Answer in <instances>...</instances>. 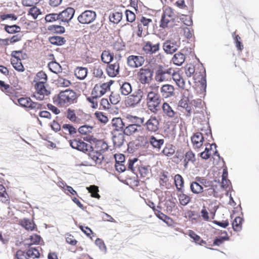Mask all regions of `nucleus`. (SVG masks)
Returning <instances> with one entry per match:
<instances>
[{
	"label": "nucleus",
	"mask_w": 259,
	"mask_h": 259,
	"mask_svg": "<svg viewBox=\"0 0 259 259\" xmlns=\"http://www.w3.org/2000/svg\"><path fill=\"white\" fill-rule=\"evenodd\" d=\"M93 127L88 125H82L78 128V132L81 135H88L92 132Z\"/></svg>",
	"instance_id": "64"
},
{
	"label": "nucleus",
	"mask_w": 259,
	"mask_h": 259,
	"mask_svg": "<svg viewBox=\"0 0 259 259\" xmlns=\"http://www.w3.org/2000/svg\"><path fill=\"white\" fill-rule=\"evenodd\" d=\"M88 190L91 194V196L96 198L99 199L100 197V195L98 194L99 189L98 187L95 185H92L88 188Z\"/></svg>",
	"instance_id": "57"
},
{
	"label": "nucleus",
	"mask_w": 259,
	"mask_h": 259,
	"mask_svg": "<svg viewBox=\"0 0 259 259\" xmlns=\"http://www.w3.org/2000/svg\"><path fill=\"white\" fill-rule=\"evenodd\" d=\"M95 11L86 10L81 13L77 18L78 22L82 24H89L94 22L96 18Z\"/></svg>",
	"instance_id": "11"
},
{
	"label": "nucleus",
	"mask_w": 259,
	"mask_h": 259,
	"mask_svg": "<svg viewBox=\"0 0 259 259\" xmlns=\"http://www.w3.org/2000/svg\"><path fill=\"white\" fill-rule=\"evenodd\" d=\"M182 159L184 166L185 169L187 168L189 163H194L196 160L195 155L191 150L186 152L183 156Z\"/></svg>",
	"instance_id": "25"
},
{
	"label": "nucleus",
	"mask_w": 259,
	"mask_h": 259,
	"mask_svg": "<svg viewBox=\"0 0 259 259\" xmlns=\"http://www.w3.org/2000/svg\"><path fill=\"white\" fill-rule=\"evenodd\" d=\"M168 172L163 171L160 174L159 183L161 187H166L168 184Z\"/></svg>",
	"instance_id": "40"
},
{
	"label": "nucleus",
	"mask_w": 259,
	"mask_h": 259,
	"mask_svg": "<svg viewBox=\"0 0 259 259\" xmlns=\"http://www.w3.org/2000/svg\"><path fill=\"white\" fill-rule=\"evenodd\" d=\"M140 133L141 135L137 136L135 139L131 142V144L136 149L148 148L149 136L145 134H143L142 132Z\"/></svg>",
	"instance_id": "8"
},
{
	"label": "nucleus",
	"mask_w": 259,
	"mask_h": 259,
	"mask_svg": "<svg viewBox=\"0 0 259 259\" xmlns=\"http://www.w3.org/2000/svg\"><path fill=\"white\" fill-rule=\"evenodd\" d=\"M74 75L80 80L84 79L88 74V69L83 67H77L74 70Z\"/></svg>",
	"instance_id": "30"
},
{
	"label": "nucleus",
	"mask_w": 259,
	"mask_h": 259,
	"mask_svg": "<svg viewBox=\"0 0 259 259\" xmlns=\"http://www.w3.org/2000/svg\"><path fill=\"white\" fill-rule=\"evenodd\" d=\"M87 153L96 164H101L104 159L102 153L93 149L92 147V149Z\"/></svg>",
	"instance_id": "24"
},
{
	"label": "nucleus",
	"mask_w": 259,
	"mask_h": 259,
	"mask_svg": "<svg viewBox=\"0 0 259 259\" xmlns=\"http://www.w3.org/2000/svg\"><path fill=\"white\" fill-rule=\"evenodd\" d=\"M0 89L6 94L7 95L10 96L14 93V89L8 84L5 83L3 81L0 80Z\"/></svg>",
	"instance_id": "37"
},
{
	"label": "nucleus",
	"mask_w": 259,
	"mask_h": 259,
	"mask_svg": "<svg viewBox=\"0 0 259 259\" xmlns=\"http://www.w3.org/2000/svg\"><path fill=\"white\" fill-rule=\"evenodd\" d=\"M243 220L240 217H236L232 222V227L236 231H239L242 229V224Z\"/></svg>",
	"instance_id": "49"
},
{
	"label": "nucleus",
	"mask_w": 259,
	"mask_h": 259,
	"mask_svg": "<svg viewBox=\"0 0 259 259\" xmlns=\"http://www.w3.org/2000/svg\"><path fill=\"white\" fill-rule=\"evenodd\" d=\"M191 141L195 148H200L204 141L202 134L201 133H196L192 137Z\"/></svg>",
	"instance_id": "27"
},
{
	"label": "nucleus",
	"mask_w": 259,
	"mask_h": 259,
	"mask_svg": "<svg viewBox=\"0 0 259 259\" xmlns=\"http://www.w3.org/2000/svg\"><path fill=\"white\" fill-rule=\"evenodd\" d=\"M112 140L114 145L119 147L124 143V136L121 133L115 134L112 137Z\"/></svg>",
	"instance_id": "47"
},
{
	"label": "nucleus",
	"mask_w": 259,
	"mask_h": 259,
	"mask_svg": "<svg viewBox=\"0 0 259 259\" xmlns=\"http://www.w3.org/2000/svg\"><path fill=\"white\" fill-rule=\"evenodd\" d=\"M228 171L227 168L223 169L222 180V186L225 188H227L230 184V181L227 179Z\"/></svg>",
	"instance_id": "56"
},
{
	"label": "nucleus",
	"mask_w": 259,
	"mask_h": 259,
	"mask_svg": "<svg viewBox=\"0 0 259 259\" xmlns=\"http://www.w3.org/2000/svg\"><path fill=\"white\" fill-rule=\"evenodd\" d=\"M171 78L176 82V84L181 89H184L185 87V81L180 72L173 70Z\"/></svg>",
	"instance_id": "26"
},
{
	"label": "nucleus",
	"mask_w": 259,
	"mask_h": 259,
	"mask_svg": "<svg viewBox=\"0 0 259 259\" xmlns=\"http://www.w3.org/2000/svg\"><path fill=\"white\" fill-rule=\"evenodd\" d=\"M31 99L29 97H21L18 100L19 104L23 107L29 108Z\"/></svg>",
	"instance_id": "51"
},
{
	"label": "nucleus",
	"mask_w": 259,
	"mask_h": 259,
	"mask_svg": "<svg viewBox=\"0 0 259 259\" xmlns=\"http://www.w3.org/2000/svg\"><path fill=\"white\" fill-rule=\"evenodd\" d=\"M188 235L193 240L196 244L199 245L206 244V241L201 239V238L193 230H189Z\"/></svg>",
	"instance_id": "34"
},
{
	"label": "nucleus",
	"mask_w": 259,
	"mask_h": 259,
	"mask_svg": "<svg viewBox=\"0 0 259 259\" xmlns=\"http://www.w3.org/2000/svg\"><path fill=\"white\" fill-rule=\"evenodd\" d=\"M201 100H198L197 101L193 100L191 103V105H187V108H185L187 111V116H190L192 113H197L199 112V109H201Z\"/></svg>",
	"instance_id": "21"
},
{
	"label": "nucleus",
	"mask_w": 259,
	"mask_h": 259,
	"mask_svg": "<svg viewBox=\"0 0 259 259\" xmlns=\"http://www.w3.org/2000/svg\"><path fill=\"white\" fill-rule=\"evenodd\" d=\"M109 100L112 104L116 105L118 103L120 100V97L119 94L111 93L109 96Z\"/></svg>",
	"instance_id": "60"
},
{
	"label": "nucleus",
	"mask_w": 259,
	"mask_h": 259,
	"mask_svg": "<svg viewBox=\"0 0 259 259\" xmlns=\"http://www.w3.org/2000/svg\"><path fill=\"white\" fill-rule=\"evenodd\" d=\"M57 84L59 87H68L71 84V82L68 79L59 77L57 80Z\"/></svg>",
	"instance_id": "58"
},
{
	"label": "nucleus",
	"mask_w": 259,
	"mask_h": 259,
	"mask_svg": "<svg viewBox=\"0 0 259 259\" xmlns=\"http://www.w3.org/2000/svg\"><path fill=\"white\" fill-rule=\"evenodd\" d=\"M145 59L141 56L130 55L127 58V64L131 68H136L142 66Z\"/></svg>",
	"instance_id": "16"
},
{
	"label": "nucleus",
	"mask_w": 259,
	"mask_h": 259,
	"mask_svg": "<svg viewBox=\"0 0 259 259\" xmlns=\"http://www.w3.org/2000/svg\"><path fill=\"white\" fill-rule=\"evenodd\" d=\"M179 47V43L173 39L166 40L162 45L163 50L167 54H173L178 50Z\"/></svg>",
	"instance_id": "15"
},
{
	"label": "nucleus",
	"mask_w": 259,
	"mask_h": 259,
	"mask_svg": "<svg viewBox=\"0 0 259 259\" xmlns=\"http://www.w3.org/2000/svg\"><path fill=\"white\" fill-rule=\"evenodd\" d=\"M153 71L149 68H142L137 73V77L142 84L149 83L152 79Z\"/></svg>",
	"instance_id": "10"
},
{
	"label": "nucleus",
	"mask_w": 259,
	"mask_h": 259,
	"mask_svg": "<svg viewBox=\"0 0 259 259\" xmlns=\"http://www.w3.org/2000/svg\"><path fill=\"white\" fill-rule=\"evenodd\" d=\"M160 121L155 116H151L147 121L142 124L146 130L150 133H155L159 130Z\"/></svg>",
	"instance_id": "14"
},
{
	"label": "nucleus",
	"mask_w": 259,
	"mask_h": 259,
	"mask_svg": "<svg viewBox=\"0 0 259 259\" xmlns=\"http://www.w3.org/2000/svg\"><path fill=\"white\" fill-rule=\"evenodd\" d=\"M28 257H31L32 258H38L39 257L40 254L37 249L30 247L27 250L26 253Z\"/></svg>",
	"instance_id": "53"
},
{
	"label": "nucleus",
	"mask_w": 259,
	"mask_h": 259,
	"mask_svg": "<svg viewBox=\"0 0 259 259\" xmlns=\"http://www.w3.org/2000/svg\"><path fill=\"white\" fill-rule=\"evenodd\" d=\"M160 42L156 37L143 42L142 51L146 55H152L155 54L160 50Z\"/></svg>",
	"instance_id": "3"
},
{
	"label": "nucleus",
	"mask_w": 259,
	"mask_h": 259,
	"mask_svg": "<svg viewBox=\"0 0 259 259\" xmlns=\"http://www.w3.org/2000/svg\"><path fill=\"white\" fill-rule=\"evenodd\" d=\"M35 91L32 97L37 100L42 101L47 98L51 92L47 90L45 85H34Z\"/></svg>",
	"instance_id": "13"
},
{
	"label": "nucleus",
	"mask_w": 259,
	"mask_h": 259,
	"mask_svg": "<svg viewBox=\"0 0 259 259\" xmlns=\"http://www.w3.org/2000/svg\"><path fill=\"white\" fill-rule=\"evenodd\" d=\"M63 130L68 132L70 135H74L76 133V129L70 124H64L62 125Z\"/></svg>",
	"instance_id": "62"
},
{
	"label": "nucleus",
	"mask_w": 259,
	"mask_h": 259,
	"mask_svg": "<svg viewBox=\"0 0 259 259\" xmlns=\"http://www.w3.org/2000/svg\"><path fill=\"white\" fill-rule=\"evenodd\" d=\"M176 15L174 11L170 7H166L163 10V12L160 20V27L163 28L168 27L170 24L174 22Z\"/></svg>",
	"instance_id": "5"
},
{
	"label": "nucleus",
	"mask_w": 259,
	"mask_h": 259,
	"mask_svg": "<svg viewBox=\"0 0 259 259\" xmlns=\"http://www.w3.org/2000/svg\"><path fill=\"white\" fill-rule=\"evenodd\" d=\"M5 30L9 33H14L20 32L21 28L16 25H6L5 26Z\"/></svg>",
	"instance_id": "54"
},
{
	"label": "nucleus",
	"mask_w": 259,
	"mask_h": 259,
	"mask_svg": "<svg viewBox=\"0 0 259 259\" xmlns=\"http://www.w3.org/2000/svg\"><path fill=\"white\" fill-rule=\"evenodd\" d=\"M104 94L103 89H101L100 85L96 84L92 91L91 95L99 98Z\"/></svg>",
	"instance_id": "52"
},
{
	"label": "nucleus",
	"mask_w": 259,
	"mask_h": 259,
	"mask_svg": "<svg viewBox=\"0 0 259 259\" xmlns=\"http://www.w3.org/2000/svg\"><path fill=\"white\" fill-rule=\"evenodd\" d=\"M54 102L60 107H67L75 103L77 101V96L72 90L66 89L61 91L53 98Z\"/></svg>",
	"instance_id": "1"
},
{
	"label": "nucleus",
	"mask_w": 259,
	"mask_h": 259,
	"mask_svg": "<svg viewBox=\"0 0 259 259\" xmlns=\"http://www.w3.org/2000/svg\"><path fill=\"white\" fill-rule=\"evenodd\" d=\"M119 71L120 65L118 62L108 64L106 68L107 75L111 77L117 76L119 73Z\"/></svg>",
	"instance_id": "20"
},
{
	"label": "nucleus",
	"mask_w": 259,
	"mask_h": 259,
	"mask_svg": "<svg viewBox=\"0 0 259 259\" xmlns=\"http://www.w3.org/2000/svg\"><path fill=\"white\" fill-rule=\"evenodd\" d=\"M217 186L212 185L203 191V195L206 196H214L217 197L218 196V193L217 190Z\"/></svg>",
	"instance_id": "43"
},
{
	"label": "nucleus",
	"mask_w": 259,
	"mask_h": 259,
	"mask_svg": "<svg viewBox=\"0 0 259 259\" xmlns=\"http://www.w3.org/2000/svg\"><path fill=\"white\" fill-rule=\"evenodd\" d=\"M141 132H143V128H142L141 125L137 123H132L126 126L125 125L123 133L126 136H132Z\"/></svg>",
	"instance_id": "17"
},
{
	"label": "nucleus",
	"mask_w": 259,
	"mask_h": 259,
	"mask_svg": "<svg viewBox=\"0 0 259 259\" xmlns=\"http://www.w3.org/2000/svg\"><path fill=\"white\" fill-rule=\"evenodd\" d=\"M122 14L120 12H115L109 15V20L114 24H118L122 19Z\"/></svg>",
	"instance_id": "45"
},
{
	"label": "nucleus",
	"mask_w": 259,
	"mask_h": 259,
	"mask_svg": "<svg viewBox=\"0 0 259 259\" xmlns=\"http://www.w3.org/2000/svg\"><path fill=\"white\" fill-rule=\"evenodd\" d=\"M174 68L160 65L155 72V79L157 82L168 81L171 78Z\"/></svg>",
	"instance_id": "4"
},
{
	"label": "nucleus",
	"mask_w": 259,
	"mask_h": 259,
	"mask_svg": "<svg viewBox=\"0 0 259 259\" xmlns=\"http://www.w3.org/2000/svg\"><path fill=\"white\" fill-rule=\"evenodd\" d=\"M101 60L106 64H110L114 58V54L108 50H104L101 54Z\"/></svg>",
	"instance_id": "33"
},
{
	"label": "nucleus",
	"mask_w": 259,
	"mask_h": 259,
	"mask_svg": "<svg viewBox=\"0 0 259 259\" xmlns=\"http://www.w3.org/2000/svg\"><path fill=\"white\" fill-rule=\"evenodd\" d=\"M143 97V92L139 90L130 95L125 100V104L128 107H135L140 103Z\"/></svg>",
	"instance_id": "9"
},
{
	"label": "nucleus",
	"mask_w": 259,
	"mask_h": 259,
	"mask_svg": "<svg viewBox=\"0 0 259 259\" xmlns=\"http://www.w3.org/2000/svg\"><path fill=\"white\" fill-rule=\"evenodd\" d=\"M49 40L52 44L57 46L63 45L66 42V40L63 37L59 36L50 37Z\"/></svg>",
	"instance_id": "46"
},
{
	"label": "nucleus",
	"mask_w": 259,
	"mask_h": 259,
	"mask_svg": "<svg viewBox=\"0 0 259 259\" xmlns=\"http://www.w3.org/2000/svg\"><path fill=\"white\" fill-rule=\"evenodd\" d=\"M149 145L150 144L153 148L159 150L164 144L163 139H158L154 136H149Z\"/></svg>",
	"instance_id": "29"
},
{
	"label": "nucleus",
	"mask_w": 259,
	"mask_h": 259,
	"mask_svg": "<svg viewBox=\"0 0 259 259\" xmlns=\"http://www.w3.org/2000/svg\"><path fill=\"white\" fill-rule=\"evenodd\" d=\"M175 88L173 85L169 84H165L160 88V93L162 96L164 98H170L175 96Z\"/></svg>",
	"instance_id": "22"
},
{
	"label": "nucleus",
	"mask_w": 259,
	"mask_h": 259,
	"mask_svg": "<svg viewBox=\"0 0 259 259\" xmlns=\"http://www.w3.org/2000/svg\"><path fill=\"white\" fill-rule=\"evenodd\" d=\"M108 149V146L104 141L98 140L96 142L94 149L102 153L106 151Z\"/></svg>",
	"instance_id": "38"
},
{
	"label": "nucleus",
	"mask_w": 259,
	"mask_h": 259,
	"mask_svg": "<svg viewBox=\"0 0 259 259\" xmlns=\"http://www.w3.org/2000/svg\"><path fill=\"white\" fill-rule=\"evenodd\" d=\"M78 111L74 109L68 108L66 111V117L72 122H77L79 119L77 116Z\"/></svg>",
	"instance_id": "35"
},
{
	"label": "nucleus",
	"mask_w": 259,
	"mask_h": 259,
	"mask_svg": "<svg viewBox=\"0 0 259 259\" xmlns=\"http://www.w3.org/2000/svg\"><path fill=\"white\" fill-rule=\"evenodd\" d=\"M20 225L28 231H32L34 229L35 224L32 221L24 219L20 221Z\"/></svg>",
	"instance_id": "42"
},
{
	"label": "nucleus",
	"mask_w": 259,
	"mask_h": 259,
	"mask_svg": "<svg viewBox=\"0 0 259 259\" xmlns=\"http://www.w3.org/2000/svg\"><path fill=\"white\" fill-rule=\"evenodd\" d=\"M95 116L96 118L101 122L105 123L107 122L108 120V117L102 112L97 111L95 112Z\"/></svg>",
	"instance_id": "61"
},
{
	"label": "nucleus",
	"mask_w": 259,
	"mask_h": 259,
	"mask_svg": "<svg viewBox=\"0 0 259 259\" xmlns=\"http://www.w3.org/2000/svg\"><path fill=\"white\" fill-rule=\"evenodd\" d=\"M126 118L131 122L137 123L140 125L143 124L144 122V117H139L131 114H127L126 115Z\"/></svg>",
	"instance_id": "50"
},
{
	"label": "nucleus",
	"mask_w": 259,
	"mask_h": 259,
	"mask_svg": "<svg viewBox=\"0 0 259 259\" xmlns=\"http://www.w3.org/2000/svg\"><path fill=\"white\" fill-rule=\"evenodd\" d=\"M20 54V53L19 52H13L12 54L11 63L15 70L19 72H23L25 70V68L19 58Z\"/></svg>",
	"instance_id": "18"
},
{
	"label": "nucleus",
	"mask_w": 259,
	"mask_h": 259,
	"mask_svg": "<svg viewBox=\"0 0 259 259\" xmlns=\"http://www.w3.org/2000/svg\"><path fill=\"white\" fill-rule=\"evenodd\" d=\"M0 201L2 203L7 204L10 203V197L7 192L6 189L2 184H0Z\"/></svg>",
	"instance_id": "32"
},
{
	"label": "nucleus",
	"mask_w": 259,
	"mask_h": 259,
	"mask_svg": "<svg viewBox=\"0 0 259 259\" xmlns=\"http://www.w3.org/2000/svg\"><path fill=\"white\" fill-rule=\"evenodd\" d=\"M162 153L166 156H171L175 153V147L172 144H167L162 150Z\"/></svg>",
	"instance_id": "44"
},
{
	"label": "nucleus",
	"mask_w": 259,
	"mask_h": 259,
	"mask_svg": "<svg viewBox=\"0 0 259 259\" xmlns=\"http://www.w3.org/2000/svg\"><path fill=\"white\" fill-rule=\"evenodd\" d=\"M34 85H45L47 81V75L44 71L38 72L34 79Z\"/></svg>",
	"instance_id": "28"
},
{
	"label": "nucleus",
	"mask_w": 259,
	"mask_h": 259,
	"mask_svg": "<svg viewBox=\"0 0 259 259\" xmlns=\"http://www.w3.org/2000/svg\"><path fill=\"white\" fill-rule=\"evenodd\" d=\"M75 13V10L70 7L60 13L59 14V20L63 22L68 23L73 18Z\"/></svg>",
	"instance_id": "19"
},
{
	"label": "nucleus",
	"mask_w": 259,
	"mask_h": 259,
	"mask_svg": "<svg viewBox=\"0 0 259 259\" xmlns=\"http://www.w3.org/2000/svg\"><path fill=\"white\" fill-rule=\"evenodd\" d=\"M162 109L164 114L168 117L169 118L174 120L176 123L179 122L180 114L172 108L169 104L167 102H164L162 104Z\"/></svg>",
	"instance_id": "12"
},
{
	"label": "nucleus",
	"mask_w": 259,
	"mask_h": 259,
	"mask_svg": "<svg viewBox=\"0 0 259 259\" xmlns=\"http://www.w3.org/2000/svg\"><path fill=\"white\" fill-rule=\"evenodd\" d=\"M185 60V56L184 54L181 52H178L175 54L172 58V62L173 63L177 66H181L184 62Z\"/></svg>",
	"instance_id": "36"
},
{
	"label": "nucleus",
	"mask_w": 259,
	"mask_h": 259,
	"mask_svg": "<svg viewBox=\"0 0 259 259\" xmlns=\"http://www.w3.org/2000/svg\"><path fill=\"white\" fill-rule=\"evenodd\" d=\"M41 12L39 9L35 6L31 7L28 11V15L32 17L34 19H36L38 15H41Z\"/></svg>",
	"instance_id": "55"
},
{
	"label": "nucleus",
	"mask_w": 259,
	"mask_h": 259,
	"mask_svg": "<svg viewBox=\"0 0 259 259\" xmlns=\"http://www.w3.org/2000/svg\"><path fill=\"white\" fill-rule=\"evenodd\" d=\"M179 198L180 203L183 205H187L191 200V198L185 194H180Z\"/></svg>",
	"instance_id": "63"
},
{
	"label": "nucleus",
	"mask_w": 259,
	"mask_h": 259,
	"mask_svg": "<svg viewBox=\"0 0 259 259\" xmlns=\"http://www.w3.org/2000/svg\"><path fill=\"white\" fill-rule=\"evenodd\" d=\"M152 24V20L146 16H142L138 24L136 34L138 36L142 37L148 34V28L150 24Z\"/></svg>",
	"instance_id": "6"
},
{
	"label": "nucleus",
	"mask_w": 259,
	"mask_h": 259,
	"mask_svg": "<svg viewBox=\"0 0 259 259\" xmlns=\"http://www.w3.org/2000/svg\"><path fill=\"white\" fill-rule=\"evenodd\" d=\"M209 147H206L205 149V150L201 152L200 155V157L204 159H208L210 156H211V152L210 151L212 149V145H209L208 144Z\"/></svg>",
	"instance_id": "59"
},
{
	"label": "nucleus",
	"mask_w": 259,
	"mask_h": 259,
	"mask_svg": "<svg viewBox=\"0 0 259 259\" xmlns=\"http://www.w3.org/2000/svg\"><path fill=\"white\" fill-rule=\"evenodd\" d=\"M111 123L112 127L114 128L115 130L117 131H123V129L125 127V124L121 118H113L112 120Z\"/></svg>",
	"instance_id": "31"
},
{
	"label": "nucleus",
	"mask_w": 259,
	"mask_h": 259,
	"mask_svg": "<svg viewBox=\"0 0 259 259\" xmlns=\"http://www.w3.org/2000/svg\"><path fill=\"white\" fill-rule=\"evenodd\" d=\"M161 102V99L158 94L157 88L148 92L146 99L147 105L151 112L156 113L158 112Z\"/></svg>",
	"instance_id": "2"
},
{
	"label": "nucleus",
	"mask_w": 259,
	"mask_h": 259,
	"mask_svg": "<svg viewBox=\"0 0 259 259\" xmlns=\"http://www.w3.org/2000/svg\"><path fill=\"white\" fill-rule=\"evenodd\" d=\"M70 146L74 149L81 151L84 153H88L92 149V146L84 142L80 139H74L69 141Z\"/></svg>",
	"instance_id": "7"
},
{
	"label": "nucleus",
	"mask_w": 259,
	"mask_h": 259,
	"mask_svg": "<svg viewBox=\"0 0 259 259\" xmlns=\"http://www.w3.org/2000/svg\"><path fill=\"white\" fill-rule=\"evenodd\" d=\"M48 66L52 72L56 74L61 72L62 71L61 66L56 61H52L50 62L48 64Z\"/></svg>",
	"instance_id": "48"
},
{
	"label": "nucleus",
	"mask_w": 259,
	"mask_h": 259,
	"mask_svg": "<svg viewBox=\"0 0 259 259\" xmlns=\"http://www.w3.org/2000/svg\"><path fill=\"white\" fill-rule=\"evenodd\" d=\"M174 182L177 190L182 192L184 185V179L182 176L179 174L175 175Z\"/></svg>",
	"instance_id": "39"
},
{
	"label": "nucleus",
	"mask_w": 259,
	"mask_h": 259,
	"mask_svg": "<svg viewBox=\"0 0 259 259\" xmlns=\"http://www.w3.org/2000/svg\"><path fill=\"white\" fill-rule=\"evenodd\" d=\"M120 85V92L122 95L127 96L132 92V86L129 82H124Z\"/></svg>",
	"instance_id": "41"
},
{
	"label": "nucleus",
	"mask_w": 259,
	"mask_h": 259,
	"mask_svg": "<svg viewBox=\"0 0 259 259\" xmlns=\"http://www.w3.org/2000/svg\"><path fill=\"white\" fill-rule=\"evenodd\" d=\"M196 180L197 182H192L191 184L190 189L191 191L195 194H199L203 192V188L199 183L203 184L206 180L201 179V178L197 177Z\"/></svg>",
	"instance_id": "23"
}]
</instances>
